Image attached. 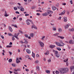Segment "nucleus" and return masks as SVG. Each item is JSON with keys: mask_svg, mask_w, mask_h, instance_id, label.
<instances>
[{"mask_svg": "<svg viewBox=\"0 0 74 74\" xmlns=\"http://www.w3.org/2000/svg\"><path fill=\"white\" fill-rule=\"evenodd\" d=\"M68 70L69 69H68V68H66L64 69H61V70H60V72L61 73H65L67 72Z\"/></svg>", "mask_w": 74, "mask_h": 74, "instance_id": "1", "label": "nucleus"}, {"mask_svg": "<svg viewBox=\"0 0 74 74\" xmlns=\"http://www.w3.org/2000/svg\"><path fill=\"white\" fill-rule=\"evenodd\" d=\"M55 44L57 45L58 47H63L64 45V43L62 42H60V43L57 42H55Z\"/></svg>", "mask_w": 74, "mask_h": 74, "instance_id": "2", "label": "nucleus"}, {"mask_svg": "<svg viewBox=\"0 0 74 74\" xmlns=\"http://www.w3.org/2000/svg\"><path fill=\"white\" fill-rule=\"evenodd\" d=\"M19 32L17 34H14V35L13 36V37H15L16 39L17 40H19V38H18V36H19Z\"/></svg>", "mask_w": 74, "mask_h": 74, "instance_id": "3", "label": "nucleus"}, {"mask_svg": "<svg viewBox=\"0 0 74 74\" xmlns=\"http://www.w3.org/2000/svg\"><path fill=\"white\" fill-rule=\"evenodd\" d=\"M39 43L42 47H44V43H43V42H41V41H39Z\"/></svg>", "mask_w": 74, "mask_h": 74, "instance_id": "4", "label": "nucleus"}, {"mask_svg": "<svg viewBox=\"0 0 74 74\" xmlns=\"http://www.w3.org/2000/svg\"><path fill=\"white\" fill-rule=\"evenodd\" d=\"M47 13L48 14H53V12L52 11H51V10H48L47 11Z\"/></svg>", "mask_w": 74, "mask_h": 74, "instance_id": "5", "label": "nucleus"}, {"mask_svg": "<svg viewBox=\"0 0 74 74\" xmlns=\"http://www.w3.org/2000/svg\"><path fill=\"white\" fill-rule=\"evenodd\" d=\"M69 26H70V24H67V25H66L65 26V29H67L69 28Z\"/></svg>", "mask_w": 74, "mask_h": 74, "instance_id": "6", "label": "nucleus"}, {"mask_svg": "<svg viewBox=\"0 0 74 74\" xmlns=\"http://www.w3.org/2000/svg\"><path fill=\"white\" fill-rule=\"evenodd\" d=\"M29 36L30 37H32V38H33V37H34V34H33V33H30L29 34Z\"/></svg>", "mask_w": 74, "mask_h": 74, "instance_id": "7", "label": "nucleus"}, {"mask_svg": "<svg viewBox=\"0 0 74 74\" xmlns=\"http://www.w3.org/2000/svg\"><path fill=\"white\" fill-rule=\"evenodd\" d=\"M26 51L27 53H31V51H30V50H29V49H26Z\"/></svg>", "mask_w": 74, "mask_h": 74, "instance_id": "8", "label": "nucleus"}, {"mask_svg": "<svg viewBox=\"0 0 74 74\" xmlns=\"http://www.w3.org/2000/svg\"><path fill=\"white\" fill-rule=\"evenodd\" d=\"M66 11L65 10H64L63 12H62L61 13L59 14L60 15H64V14H65V12Z\"/></svg>", "mask_w": 74, "mask_h": 74, "instance_id": "9", "label": "nucleus"}, {"mask_svg": "<svg viewBox=\"0 0 74 74\" xmlns=\"http://www.w3.org/2000/svg\"><path fill=\"white\" fill-rule=\"evenodd\" d=\"M69 44H74V41L73 40H70L69 41Z\"/></svg>", "mask_w": 74, "mask_h": 74, "instance_id": "10", "label": "nucleus"}, {"mask_svg": "<svg viewBox=\"0 0 74 74\" xmlns=\"http://www.w3.org/2000/svg\"><path fill=\"white\" fill-rule=\"evenodd\" d=\"M56 47L55 45H50V47L51 48H55Z\"/></svg>", "mask_w": 74, "mask_h": 74, "instance_id": "11", "label": "nucleus"}, {"mask_svg": "<svg viewBox=\"0 0 74 74\" xmlns=\"http://www.w3.org/2000/svg\"><path fill=\"white\" fill-rule=\"evenodd\" d=\"M69 32H73L74 31V28H72V29H69Z\"/></svg>", "mask_w": 74, "mask_h": 74, "instance_id": "12", "label": "nucleus"}, {"mask_svg": "<svg viewBox=\"0 0 74 74\" xmlns=\"http://www.w3.org/2000/svg\"><path fill=\"white\" fill-rule=\"evenodd\" d=\"M4 14H5L4 16H6V17L8 16V15L7 14V11H5Z\"/></svg>", "mask_w": 74, "mask_h": 74, "instance_id": "13", "label": "nucleus"}, {"mask_svg": "<svg viewBox=\"0 0 74 74\" xmlns=\"http://www.w3.org/2000/svg\"><path fill=\"white\" fill-rule=\"evenodd\" d=\"M52 9L53 10V11H55L56 10V7H55L54 6H53L52 7Z\"/></svg>", "mask_w": 74, "mask_h": 74, "instance_id": "14", "label": "nucleus"}, {"mask_svg": "<svg viewBox=\"0 0 74 74\" xmlns=\"http://www.w3.org/2000/svg\"><path fill=\"white\" fill-rule=\"evenodd\" d=\"M20 10L21 11H25V10L24 9V8H23L22 7L21 8Z\"/></svg>", "mask_w": 74, "mask_h": 74, "instance_id": "15", "label": "nucleus"}, {"mask_svg": "<svg viewBox=\"0 0 74 74\" xmlns=\"http://www.w3.org/2000/svg\"><path fill=\"white\" fill-rule=\"evenodd\" d=\"M8 28H9L10 30V32H12V29L11 27H9Z\"/></svg>", "mask_w": 74, "mask_h": 74, "instance_id": "16", "label": "nucleus"}, {"mask_svg": "<svg viewBox=\"0 0 74 74\" xmlns=\"http://www.w3.org/2000/svg\"><path fill=\"white\" fill-rule=\"evenodd\" d=\"M48 15V13H45L42 14L43 16H47Z\"/></svg>", "mask_w": 74, "mask_h": 74, "instance_id": "17", "label": "nucleus"}, {"mask_svg": "<svg viewBox=\"0 0 74 74\" xmlns=\"http://www.w3.org/2000/svg\"><path fill=\"white\" fill-rule=\"evenodd\" d=\"M64 22H67V17H64Z\"/></svg>", "mask_w": 74, "mask_h": 74, "instance_id": "18", "label": "nucleus"}, {"mask_svg": "<svg viewBox=\"0 0 74 74\" xmlns=\"http://www.w3.org/2000/svg\"><path fill=\"white\" fill-rule=\"evenodd\" d=\"M55 55L57 58H59V57L60 56V54H56Z\"/></svg>", "mask_w": 74, "mask_h": 74, "instance_id": "19", "label": "nucleus"}, {"mask_svg": "<svg viewBox=\"0 0 74 74\" xmlns=\"http://www.w3.org/2000/svg\"><path fill=\"white\" fill-rule=\"evenodd\" d=\"M32 56L34 58H35V53H33V52H32Z\"/></svg>", "mask_w": 74, "mask_h": 74, "instance_id": "20", "label": "nucleus"}, {"mask_svg": "<svg viewBox=\"0 0 74 74\" xmlns=\"http://www.w3.org/2000/svg\"><path fill=\"white\" fill-rule=\"evenodd\" d=\"M74 69V66H72L70 68V69L71 70H73V69Z\"/></svg>", "mask_w": 74, "mask_h": 74, "instance_id": "21", "label": "nucleus"}, {"mask_svg": "<svg viewBox=\"0 0 74 74\" xmlns=\"http://www.w3.org/2000/svg\"><path fill=\"white\" fill-rule=\"evenodd\" d=\"M40 70V69H39V67L38 66H37L36 70L37 71H39Z\"/></svg>", "mask_w": 74, "mask_h": 74, "instance_id": "22", "label": "nucleus"}, {"mask_svg": "<svg viewBox=\"0 0 74 74\" xmlns=\"http://www.w3.org/2000/svg\"><path fill=\"white\" fill-rule=\"evenodd\" d=\"M8 35H9V36H13L12 35L11 33H8Z\"/></svg>", "mask_w": 74, "mask_h": 74, "instance_id": "23", "label": "nucleus"}, {"mask_svg": "<svg viewBox=\"0 0 74 74\" xmlns=\"http://www.w3.org/2000/svg\"><path fill=\"white\" fill-rule=\"evenodd\" d=\"M45 37V36H43L41 38L42 40H44Z\"/></svg>", "mask_w": 74, "mask_h": 74, "instance_id": "24", "label": "nucleus"}, {"mask_svg": "<svg viewBox=\"0 0 74 74\" xmlns=\"http://www.w3.org/2000/svg\"><path fill=\"white\" fill-rule=\"evenodd\" d=\"M46 72L47 73H48V74H49V73H50V71H46Z\"/></svg>", "mask_w": 74, "mask_h": 74, "instance_id": "25", "label": "nucleus"}, {"mask_svg": "<svg viewBox=\"0 0 74 74\" xmlns=\"http://www.w3.org/2000/svg\"><path fill=\"white\" fill-rule=\"evenodd\" d=\"M67 61H68V59H66V60H64V62H67Z\"/></svg>", "mask_w": 74, "mask_h": 74, "instance_id": "26", "label": "nucleus"}, {"mask_svg": "<svg viewBox=\"0 0 74 74\" xmlns=\"http://www.w3.org/2000/svg\"><path fill=\"white\" fill-rule=\"evenodd\" d=\"M21 7H22V6H21V5L17 6V8H18V9H20V8H21Z\"/></svg>", "mask_w": 74, "mask_h": 74, "instance_id": "27", "label": "nucleus"}, {"mask_svg": "<svg viewBox=\"0 0 74 74\" xmlns=\"http://www.w3.org/2000/svg\"><path fill=\"white\" fill-rule=\"evenodd\" d=\"M12 41H14L15 40V38H14V37L13 36V37H12Z\"/></svg>", "mask_w": 74, "mask_h": 74, "instance_id": "28", "label": "nucleus"}, {"mask_svg": "<svg viewBox=\"0 0 74 74\" xmlns=\"http://www.w3.org/2000/svg\"><path fill=\"white\" fill-rule=\"evenodd\" d=\"M12 26H14V27H17V25H12Z\"/></svg>", "mask_w": 74, "mask_h": 74, "instance_id": "29", "label": "nucleus"}, {"mask_svg": "<svg viewBox=\"0 0 74 74\" xmlns=\"http://www.w3.org/2000/svg\"><path fill=\"white\" fill-rule=\"evenodd\" d=\"M58 34H59V33H57L56 34H54V36H58Z\"/></svg>", "mask_w": 74, "mask_h": 74, "instance_id": "30", "label": "nucleus"}, {"mask_svg": "<svg viewBox=\"0 0 74 74\" xmlns=\"http://www.w3.org/2000/svg\"><path fill=\"white\" fill-rule=\"evenodd\" d=\"M56 74H59L60 73H59V71H56Z\"/></svg>", "mask_w": 74, "mask_h": 74, "instance_id": "31", "label": "nucleus"}, {"mask_svg": "<svg viewBox=\"0 0 74 74\" xmlns=\"http://www.w3.org/2000/svg\"><path fill=\"white\" fill-rule=\"evenodd\" d=\"M14 10H17V7H14Z\"/></svg>", "mask_w": 74, "mask_h": 74, "instance_id": "32", "label": "nucleus"}, {"mask_svg": "<svg viewBox=\"0 0 74 74\" xmlns=\"http://www.w3.org/2000/svg\"><path fill=\"white\" fill-rule=\"evenodd\" d=\"M58 51H56L55 52V55H56L58 54Z\"/></svg>", "mask_w": 74, "mask_h": 74, "instance_id": "33", "label": "nucleus"}, {"mask_svg": "<svg viewBox=\"0 0 74 74\" xmlns=\"http://www.w3.org/2000/svg\"><path fill=\"white\" fill-rule=\"evenodd\" d=\"M24 43H25V44H27V40H25L24 42Z\"/></svg>", "mask_w": 74, "mask_h": 74, "instance_id": "34", "label": "nucleus"}, {"mask_svg": "<svg viewBox=\"0 0 74 74\" xmlns=\"http://www.w3.org/2000/svg\"><path fill=\"white\" fill-rule=\"evenodd\" d=\"M57 49L58 50V51H61V49L60 48V47L57 48Z\"/></svg>", "mask_w": 74, "mask_h": 74, "instance_id": "35", "label": "nucleus"}, {"mask_svg": "<svg viewBox=\"0 0 74 74\" xmlns=\"http://www.w3.org/2000/svg\"><path fill=\"white\" fill-rule=\"evenodd\" d=\"M35 28V29H37V27L36 26H35L34 25L32 26V28Z\"/></svg>", "mask_w": 74, "mask_h": 74, "instance_id": "36", "label": "nucleus"}, {"mask_svg": "<svg viewBox=\"0 0 74 74\" xmlns=\"http://www.w3.org/2000/svg\"><path fill=\"white\" fill-rule=\"evenodd\" d=\"M27 25H30V23L29 22H27Z\"/></svg>", "mask_w": 74, "mask_h": 74, "instance_id": "37", "label": "nucleus"}, {"mask_svg": "<svg viewBox=\"0 0 74 74\" xmlns=\"http://www.w3.org/2000/svg\"><path fill=\"white\" fill-rule=\"evenodd\" d=\"M16 62L17 63H20L21 62V61H16Z\"/></svg>", "mask_w": 74, "mask_h": 74, "instance_id": "38", "label": "nucleus"}, {"mask_svg": "<svg viewBox=\"0 0 74 74\" xmlns=\"http://www.w3.org/2000/svg\"><path fill=\"white\" fill-rule=\"evenodd\" d=\"M36 57L37 58H38L39 57H40V56H39V55L38 54H37L36 55Z\"/></svg>", "mask_w": 74, "mask_h": 74, "instance_id": "39", "label": "nucleus"}, {"mask_svg": "<svg viewBox=\"0 0 74 74\" xmlns=\"http://www.w3.org/2000/svg\"><path fill=\"white\" fill-rule=\"evenodd\" d=\"M14 74H19V73H18V72H16L15 71H14Z\"/></svg>", "mask_w": 74, "mask_h": 74, "instance_id": "40", "label": "nucleus"}, {"mask_svg": "<svg viewBox=\"0 0 74 74\" xmlns=\"http://www.w3.org/2000/svg\"><path fill=\"white\" fill-rule=\"evenodd\" d=\"M60 37L62 39H63L64 38L62 36H60Z\"/></svg>", "mask_w": 74, "mask_h": 74, "instance_id": "41", "label": "nucleus"}, {"mask_svg": "<svg viewBox=\"0 0 74 74\" xmlns=\"http://www.w3.org/2000/svg\"><path fill=\"white\" fill-rule=\"evenodd\" d=\"M9 53L10 54V55H12V52H11L9 51Z\"/></svg>", "mask_w": 74, "mask_h": 74, "instance_id": "42", "label": "nucleus"}, {"mask_svg": "<svg viewBox=\"0 0 74 74\" xmlns=\"http://www.w3.org/2000/svg\"><path fill=\"white\" fill-rule=\"evenodd\" d=\"M9 62H12V60L11 59L9 60Z\"/></svg>", "mask_w": 74, "mask_h": 74, "instance_id": "43", "label": "nucleus"}, {"mask_svg": "<svg viewBox=\"0 0 74 74\" xmlns=\"http://www.w3.org/2000/svg\"><path fill=\"white\" fill-rule=\"evenodd\" d=\"M46 53H47V55H48V54H49V51H47Z\"/></svg>", "mask_w": 74, "mask_h": 74, "instance_id": "44", "label": "nucleus"}, {"mask_svg": "<svg viewBox=\"0 0 74 74\" xmlns=\"http://www.w3.org/2000/svg\"><path fill=\"white\" fill-rule=\"evenodd\" d=\"M15 13L17 14H19V12H18V11H16L15 12Z\"/></svg>", "mask_w": 74, "mask_h": 74, "instance_id": "45", "label": "nucleus"}, {"mask_svg": "<svg viewBox=\"0 0 74 74\" xmlns=\"http://www.w3.org/2000/svg\"><path fill=\"white\" fill-rule=\"evenodd\" d=\"M30 20L29 19H27L26 21V22H29V21H30Z\"/></svg>", "mask_w": 74, "mask_h": 74, "instance_id": "46", "label": "nucleus"}, {"mask_svg": "<svg viewBox=\"0 0 74 74\" xmlns=\"http://www.w3.org/2000/svg\"><path fill=\"white\" fill-rule=\"evenodd\" d=\"M7 48H10L11 46L9 45H7Z\"/></svg>", "mask_w": 74, "mask_h": 74, "instance_id": "47", "label": "nucleus"}, {"mask_svg": "<svg viewBox=\"0 0 74 74\" xmlns=\"http://www.w3.org/2000/svg\"><path fill=\"white\" fill-rule=\"evenodd\" d=\"M25 36L26 37H27V38L28 37V36L27 34H25Z\"/></svg>", "mask_w": 74, "mask_h": 74, "instance_id": "48", "label": "nucleus"}, {"mask_svg": "<svg viewBox=\"0 0 74 74\" xmlns=\"http://www.w3.org/2000/svg\"><path fill=\"white\" fill-rule=\"evenodd\" d=\"M25 57L26 58H29V56L27 55L25 56Z\"/></svg>", "mask_w": 74, "mask_h": 74, "instance_id": "49", "label": "nucleus"}, {"mask_svg": "<svg viewBox=\"0 0 74 74\" xmlns=\"http://www.w3.org/2000/svg\"><path fill=\"white\" fill-rule=\"evenodd\" d=\"M35 63H38V60L36 61H35Z\"/></svg>", "mask_w": 74, "mask_h": 74, "instance_id": "50", "label": "nucleus"}, {"mask_svg": "<svg viewBox=\"0 0 74 74\" xmlns=\"http://www.w3.org/2000/svg\"><path fill=\"white\" fill-rule=\"evenodd\" d=\"M25 71H29V69H25Z\"/></svg>", "mask_w": 74, "mask_h": 74, "instance_id": "51", "label": "nucleus"}, {"mask_svg": "<svg viewBox=\"0 0 74 74\" xmlns=\"http://www.w3.org/2000/svg\"><path fill=\"white\" fill-rule=\"evenodd\" d=\"M51 62V61L50 60H48V63H49V62Z\"/></svg>", "mask_w": 74, "mask_h": 74, "instance_id": "52", "label": "nucleus"}, {"mask_svg": "<svg viewBox=\"0 0 74 74\" xmlns=\"http://www.w3.org/2000/svg\"><path fill=\"white\" fill-rule=\"evenodd\" d=\"M12 66H15V64H12Z\"/></svg>", "mask_w": 74, "mask_h": 74, "instance_id": "53", "label": "nucleus"}, {"mask_svg": "<svg viewBox=\"0 0 74 74\" xmlns=\"http://www.w3.org/2000/svg\"><path fill=\"white\" fill-rule=\"evenodd\" d=\"M14 70L15 71H18V69H14Z\"/></svg>", "mask_w": 74, "mask_h": 74, "instance_id": "54", "label": "nucleus"}, {"mask_svg": "<svg viewBox=\"0 0 74 74\" xmlns=\"http://www.w3.org/2000/svg\"><path fill=\"white\" fill-rule=\"evenodd\" d=\"M58 30H59V32H61V31H62V29H58Z\"/></svg>", "mask_w": 74, "mask_h": 74, "instance_id": "55", "label": "nucleus"}, {"mask_svg": "<svg viewBox=\"0 0 74 74\" xmlns=\"http://www.w3.org/2000/svg\"><path fill=\"white\" fill-rule=\"evenodd\" d=\"M70 3H71V4H73V2L72 1H70Z\"/></svg>", "mask_w": 74, "mask_h": 74, "instance_id": "56", "label": "nucleus"}, {"mask_svg": "<svg viewBox=\"0 0 74 74\" xmlns=\"http://www.w3.org/2000/svg\"><path fill=\"white\" fill-rule=\"evenodd\" d=\"M17 71H21V69H17Z\"/></svg>", "mask_w": 74, "mask_h": 74, "instance_id": "57", "label": "nucleus"}, {"mask_svg": "<svg viewBox=\"0 0 74 74\" xmlns=\"http://www.w3.org/2000/svg\"><path fill=\"white\" fill-rule=\"evenodd\" d=\"M66 65L67 66H69V63L66 62Z\"/></svg>", "mask_w": 74, "mask_h": 74, "instance_id": "58", "label": "nucleus"}, {"mask_svg": "<svg viewBox=\"0 0 74 74\" xmlns=\"http://www.w3.org/2000/svg\"><path fill=\"white\" fill-rule=\"evenodd\" d=\"M9 72L10 74H12V73H13L12 72L10 71H9Z\"/></svg>", "mask_w": 74, "mask_h": 74, "instance_id": "59", "label": "nucleus"}, {"mask_svg": "<svg viewBox=\"0 0 74 74\" xmlns=\"http://www.w3.org/2000/svg\"><path fill=\"white\" fill-rule=\"evenodd\" d=\"M28 39H31V38L30 37V36H28Z\"/></svg>", "mask_w": 74, "mask_h": 74, "instance_id": "60", "label": "nucleus"}, {"mask_svg": "<svg viewBox=\"0 0 74 74\" xmlns=\"http://www.w3.org/2000/svg\"><path fill=\"white\" fill-rule=\"evenodd\" d=\"M25 16H28V15H29V14H25Z\"/></svg>", "mask_w": 74, "mask_h": 74, "instance_id": "61", "label": "nucleus"}, {"mask_svg": "<svg viewBox=\"0 0 74 74\" xmlns=\"http://www.w3.org/2000/svg\"><path fill=\"white\" fill-rule=\"evenodd\" d=\"M41 3H42V4H44V2L42 1L41 2Z\"/></svg>", "mask_w": 74, "mask_h": 74, "instance_id": "62", "label": "nucleus"}, {"mask_svg": "<svg viewBox=\"0 0 74 74\" xmlns=\"http://www.w3.org/2000/svg\"><path fill=\"white\" fill-rule=\"evenodd\" d=\"M58 19L59 20H60L61 19V16H60Z\"/></svg>", "mask_w": 74, "mask_h": 74, "instance_id": "63", "label": "nucleus"}, {"mask_svg": "<svg viewBox=\"0 0 74 74\" xmlns=\"http://www.w3.org/2000/svg\"><path fill=\"white\" fill-rule=\"evenodd\" d=\"M1 37L2 38H4V36H1Z\"/></svg>", "mask_w": 74, "mask_h": 74, "instance_id": "64", "label": "nucleus"}]
</instances>
